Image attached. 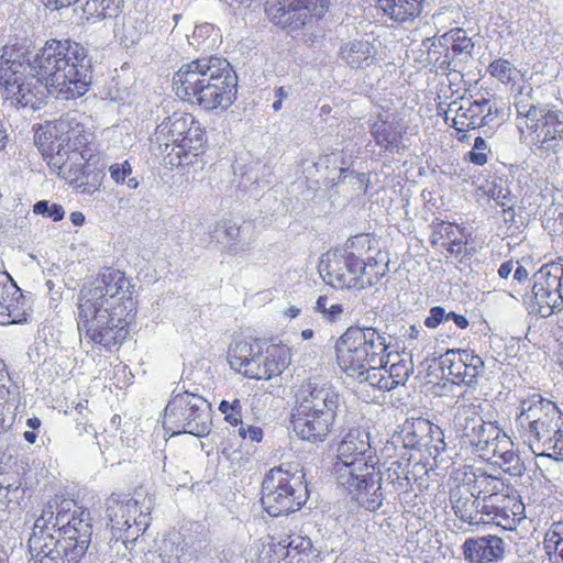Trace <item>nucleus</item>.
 I'll return each instance as SVG.
<instances>
[{
  "instance_id": "obj_63",
  "label": "nucleus",
  "mask_w": 563,
  "mask_h": 563,
  "mask_svg": "<svg viewBox=\"0 0 563 563\" xmlns=\"http://www.w3.org/2000/svg\"><path fill=\"white\" fill-rule=\"evenodd\" d=\"M514 271V262L506 261L498 268V275L503 279H507Z\"/></svg>"
},
{
  "instance_id": "obj_52",
  "label": "nucleus",
  "mask_w": 563,
  "mask_h": 563,
  "mask_svg": "<svg viewBox=\"0 0 563 563\" xmlns=\"http://www.w3.org/2000/svg\"><path fill=\"white\" fill-rule=\"evenodd\" d=\"M238 434L243 441L251 443H260L263 440L264 433L261 427L246 424L244 422L236 426Z\"/></svg>"
},
{
  "instance_id": "obj_32",
  "label": "nucleus",
  "mask_w": 563,
  "mask_h": 563,
  "mask_svg": "<svg viewBox=\"0 0 563 563\" xmlns=\"http://www.w3.org/2000/svg\"><path fill=\"white\" fill-rule=\"evenodd\" d=\"M376 7L396 23L413 21L422 9L424 0H374Z\"/></svg>"
},
{
  "instance_id": "obj_55",
  "label": "nucleus",
  "mask_w": 563,
  "mask_h": 563,
  "mask_svg": "<svg viewBox=\"0 0 563 563\" xmlns=\"http://www.w3.org/2000/svg\"><path fill=\"white\" fill-rule=\"evenodd\" d=\"M448 313L440 306L431 308L430 314L424 320V325L429 329L437 328L441 322L446 321Z\"/></svg>"
},
{
  "instance_id": "obj_6",
  "label": "nucleus",
  "mask_w": 563,
  "mask_h": 563,
  "mask_svg": "<svg viewBox=\"0 0 563 563\" xmlns=\"http://www.w3.org/2000/svg\"><path fill=\"white\" fill-rule=\"evenodd\" d=\"M173 85L181 100L224 111L236 99L238 76L227 59L210 56L183 65Z\"/></svg>"
},
{
  "instance_id": "obj_29",
  "label": "nucleus",
  "mask_w": 563,
  "mask_h": 563,
  "mask_svg": "<svg viewBox=\"0 0 563 563\" xmlns=\"http://www.w3.org/2000/svg\"><path fill=\"white\" fill-rule=\"evenodd\" d=\"M242 228L231 219H223L218 221L213 230L209 232L210 240L225 243L228 251L238 255L250 250V243H244L241 240Z\"/></svg>"
},
{
  "instance_id": "obj_54",
  "label": "nucleus",
  "mask_w": 563,
  "mask_h": 563,
  "mask_svg": "<svg viewBox=\"0 0 563 563\" xmlns=\"http://www.w3.org/2000/svg\"><path fill=\"white\" fill-rule=\"evenodd\" d=\"M109 173L115 184H123L132 174V167L128 161H124L122 164H112L109 167Z\"/></svg>"
},
{
  "instance_id": "obj_27",
  "label": "nucleus",
  "mask_w": 563,
  "mask_h": 563,
  "mask_svg": "<svg viewBox=\"0 0 563 563\" xmlns=\"http://www.w3.org/2000/svg\"><path fill=\"white\" fill-rule=\"evenodd\" d=\"M339 58L352 69H364L375 64L376 48L369 41H347L340 46Z\"/></svg>"
},
{
  "instance_id": "obj_60",
  "label": "nucleus",
  "mask_w": 563,
  "mask_h": 563,
  "mask_svg": "<svg viewBox=\"0 0 563 563\" xmlns=\"http://www.w3.org/2000/svg\"><path fill=\"white\" fill-rule=\"evenodd\" d=\"M452 320L459 329H466L468 320L465 316L455 313L453 311L448 313L446 321Z\"/></svg>"
},
{
  "instance_id": "obj_38",
  "label": "nucleus",
  "mask_w": 563,
  "mask_h": 563,
  "mask_svg": "<svg viewBox=\"0 0 563 563\" xmlns=\"http://www.w3.org/2000/svg\"><path fill=\"white\" fill-rule=\"evenodd\" d=\"M16 292L18 290L11 291L0 303V324L2 325L21 324L26 321L25 310L20 307L19 299L14 297Z\"/></svg>"
},
{
  "instance_id": "obj_8",
  "label": "nucleus",
  "mask_w": 563,
  "mask_h": 563,
  "mask_svg": "<svg viewBox=\"0 0 563 563\" xmlns=\"http://www.w3.org/2000/svg\"><path fill=\"white\" fill-rule=\"evenodd\" d=\"M47 132L49 142L44 155L49 168L67 175L87 162L85 148L90 143L92 134L80 122L77 112L62 115Z\"/></svg>"
},
{
  "instance_id": "obj_13",
  "label": "nucleus",
  "mask_w": 563,
  "mask_h": 563,
  "mask_svg": "<svg viewBox=\"0 0 563 563\" xmlns=\"http://www.w3.org/2000/svg\"><path fill=\"white\" fill-rule=\"evenodd\" d=\"M163 424L173 435L205 437L212 426L210 404L197 393L184 390L174 394L165 408Z\"/></svg>"
},
{
  "instance_id": "obj_20",
  "label": "nucleus",
  "mask_w": 563,
  "mask_h": 563,
  "mask_svg": "<svg viewBox=\"0 0 563 563\" xmlns=\"http://www.w3.org/2000/svg\"><path fill=\"white\" fill-rule=\"evenodd\" d=\"M439 46L444 54L435 58V66L443 71L462 73L465 64L471 59L474 43L463 29L456 27L441 35Z\"/></svg>"
},
{
  "instance_id": "obj_31",
  "label": "nucleus",
  "mask_w": 563,
  "mask_h": 563,
  "mask_svg": "<svg viewBox=\"0 0 563 563\" xmlns=\"http://www.w3.org/2000/svg\"><path fill=\"white\" fill-rule=\"evenodd\" d=\"M432 428L427 419H407L393 435V441L401 443L407 449H417L423 439L433 432Z\"/></svg>"
},
{
  "instance_id": "obj_4",
  "label": "nucleus",
  "mask_w": 563,
  "mask_h": 563,
  "mask_svg": "<svg viewBox=\"0 0 563 563\" xmlns=\"http://www.w3.org/2000/svg\"><path fill=\"white\" fill-rule=\"evenodd\" d=\"M332 472L335 481L353 500L368 511L383 506V475L377 468L375 450L369 443V433L350 430L336 450Z\"/></svg>"
},
{
  "instance_id": "obj_26",
  "label": "nucleus",
  "mask_w": 563,
  "mask_h": 563,
  "mask_svg": "<svg viewBox=\"0 0 563 563\" xmlns=\"http://www.w3.org/2000/svg\"><path fill=\"white\" fill-rule=\"evenodd\" d=\"M188 121L184 118V113H174L172 117L164 119L157 125L152 137V142L157 144L162 154L177 156L178 144Z\"/></svg>"
},
{
  "instance_id": "obj_40",
  "label": "nucleus",
  "mask_w": 563,
  "mask_h": 563,
  "mask_svg": "<svg viewBox=\"0 0 563 563\" xmlns=\"http://www.w3.org/2000/svg\"><path fill=\"white\" fill-rule=\"evenodd\" d=\"M20 402L19 387L8 379L0 382V411L13 415Z\"/></svg>"
},
{
  "instance_id": "obj_33",
  "label": "nucleus",
  "mask_w": 563,
  "mask_h": 563,
  "mask_svg": "<svg viewBox=\"0 0 563 563\" xmlns=\"http://www.w3.org/2000/svg\"><path fill=\"white\" fill-rule=\"evenodd\" d=\"M485 125V117L483 109L478 100L476 101H464L455 110V117L453 119V128L460 132L467 130H474Z\"/></svg>"
},
{
  "instance_id": "obj_64",
  "label": "nucleus",
  "mask_w": 563,
  "mask_h": 563,
  "mask_svg": "<svg viewBox=\"0 0 563 563\" xmlns=\"http://www.w3.org/2000/svg\"><path fill=\"white\" fill-rule=\"evenodd\" d=\"M552 552L554 553L553 563H563V542L553 545Z\"/></svg>"
},
{
  "instance_id": "obj_5",
  "label": "nucleus",
  "mask_w": 563,
  "mask_h": 563,
  "mask_svg": "<svg viewBox=\"0 0 563 563\" xmlns=\"http://www.w3.org/2000/svg\"><path fill=\"white\" fill-rule=\"evenodd\" d=\"M388 349L386 333L361 321L350 325L334 343L336 363L349 377L385 391L391 357Z\"/></svg>"
},
{
  "instance_id": "obj_41",
  "label": "nucleus",
  "mask_w": 563,
  "mask_h": 563,
  "mask_svg": "<svg viewBox=\"0 0 563 563\" xmlns=\"http://www.w3.org/2000/svg\"><path fill=\"white\" fill-rule=\"evenodd\" d=\"M409 463L400 460L391 461L386 470L385 479L396 489L404 487V482L408 481Z\"/></svg>"
},
{
  "instance_id": "obj_42",
  "label": "nucleus",
  "mask_w": 563,
  "mask_h": 563,
  "mask_svg": "<svg viewBox=\"0 0 563 563\" xmlns=\"http://www.w3.org/2000/svg\"><path fill=\"white\" fill-rule=\"evenodd\" d=\"M488 73L503 84L514 81L518 71L514 65L507 59H495L488 66Z\"/></svg>"
},
{
  "instance_id": "obj_50",
  "label": "nucleus",
  "mask_w": 563,
  "mask_h": 563,
  "mask_svg": "<svg viewBox=\"0 0 563 563\" xmlns=\"http://www.w3.org/2000/svg\"><path fill=\"white\" fill-rule=\"evenodd\" d=\"M529 93L523 95L522 91L518 96H516L515 107L519 115H525L527 118V123H531L532 112L533 110H545L549 104L545 106H534L528 102Z\"/></svg>"
},
{
  "instance_id": "obj_57",
  "label": "nucleus",
  "mask_w": 563,
  "mask_h": 563,
  "mask_svg": "<svg viewBox=\"0 0 563 563\" xmlns=\"http://www.w3.org/2000/svg\"><path fill=\"white\" fill-rule=\"evenodd\" d=\"M344 309H343V305L341 303H330V306L328 307V310L325 311V313L323 314V319L327 321V322H330V323H333V322H336L341 314L343 313Z\"/></svg>"
},
{
  "instance_id": "obj_34",
  "label": "nucleus",
  "mask_w": 563,
  "mask_h": 563,
  "mask_svg": "<svg viewBox=\"0 0 563 563\" xmlns=\"http://www.w3.org/2000/svg\"><path fill=\"white\" fill-rule=\"evenodd\" d=\"M463 484L474 493L475 498L482 500V504L484 503V499H486V496L506 492L505 489L498 488V486H504L498 478L487 475L486 473L476 475L474 472H465L463 475Z\"/></svg>"
},
{
  "instance_id": "obj_11",
  "label": "nucleus",
  "mask_w": 563,
  "mask_h": 563,
  "mask_svg": "<svg viewBox=\"0 0 563 563\" xmlns=\"http://www.w3.org/2000/svg\"><path fill=\"white\" fill-rule=\"evenodd\" d=\"M364 236H354L343 247L329 251L320 258L318 271L323 282L336 289H363L372 282L367 277L366 264L353 252Z\"/></svg>"
},
{
  "instance_id": "obj_46",
  "label": "nucleus",
  "mask_w": 563,
  "mask_h": 563,
  "mask_svg": "<svg viewBox=\"0 0 563 563\" xmlns=\"http://www.w3.org/2000/svg\"><path fill=\"white\" fill-rule=\"evenodd\" d=\"M33 212L53 221H59L65 216V210L62 205L49 202L48 200H40L33 206Z\"/></svg>"
},
{
  "instance_id": "obj_47",
  "label": "nucleus",
  "mask_w": 563,
  "mask_h": 563,
  "mask_svg": "<svg viewBox=\"0 0 563 563\" xmlns=\"http://www.w3.org/2000/svg\"><path fill=\"white\" fill-rule=\"evenodd\" d=\"M511 448L512 442L510 438L503 430H499L498 438L490 442L489 450L482 457L495 461Z\"/></svg>"
},
{
  "instance_id": "obj_35",
  "label": "nucleus",
  "mask_w": 563,
  "mask_h": 563,
  "mask_svg": "<svg viewBox=\"0 0 563 563\" xmlns=\"http://www.w3.org/2000/svg\"><path fill=\"white\" fill-rule=\"evenodd\" d=\"M56 173L59 177L68 180L77 191L87 195L95 194L102 181V176L99 172H86V162H84L81 166L71 169L67 175L58 172Z\"/></svg>"
},
{
  "instance_id": "obj_1",
  "label": "nucleus",
  "mask_w": 563,
  "mask_h": 563,
  "mask_svg": "<svg viewBox=\"0 0 563 563\" xmlns=\"http://www.w3.org/2000/svg\"><path fill=\"white\" fill-rule=\"evenodd\" d=\"M91 84L86 48L70 40H49L32 58L4 46L0 55V90L15 108L37 110L48 95L58 100L82 97Z\"/></svg>"
},
{
  "instance_id": "obj_51",
  "label": "nucleus",
  "mask_w": 563,
  "mask_h": 563,
  "mask_svg": "<svg viewBox=\"0 0 563 563\" xmlns=\"http://www.w3.org/2000/svg\"><path fill=\"white\" fill-rule=\"evenodd\" d=\"M563 542V522H553L544 536L543 545L549 555L552 554L553 545Z\"/></svg>"
},
{
  "instance_id": "obj_45",
  "label": "nucleus",
  "mask_w": 563,
  "mask_h": 563,
  "mask_svg": "<svg viewBox=\"0 0 563 563\" xmlns=\"http://www.w3.org/2000/svg\"><path fill=\"white\" fill-rule=\"evenodd\" d=\"M219 411L224 416V420L233 427L243 422L242 404L239 398H234L232 400L223 399L219 404Z\"/></svg>"
},
{
  "instance_id": "obj_58",
  "label": "nucleus",
  "mask_w": 563,
  "mask_h": 563,
  "mask_svg": "<svg viewBox=\"0 0 563 563\" xmlns=\"http://www.w3.org/2000/svg\"><path fill=\"white\" fill-rule=\"evenodd\" d=\"M10 276L5 272H0V303L9 296L13 289L12 285H9Z\"/></svg>"
},
{
  "instance_id": "obj_22",
  "label": "nucleus",
  "mask_w": 563,
  "mask_h": 563,
  "mask_svg": "<svg viewBox=\"0 0 563 563\" xmlns=\"http://www.w3.org/2000/svg\"><path fill=\"white\" fill-rule=\"evenodd\" d=\"M463 555L470 563H493L505 555V541L496 536L468 538L462 545Z\"/></svg>"
},
{
  "instance_id": "obj_25",
  "label": "nucleus",
  "mask_w": 563,
  "mask_h": 563,
  "mask_svg": "<svg viewBox=\"0 0 563 563\" xmlns=\"http://www.w3.org/2000/svg\"><path fill=\"white\" fill-rule=\"evenodd\" d=\"M184 118L188 121L183 135L179 137L177 158L179 165H190L194 163L192 157L198 156L202 151L207 135L202 125L189 113H184Z\"/></svg>"
},
{
  "instance_id": "obj_30",
  "label": "nucleus",
  "mask_w": 563,
  "mask_h": 563,
  "mask_svg": "<svg viewBox=\"0 0 563 563\" xmlns=\"http://www.w3.org/2000/svg\"><path fill=\"white\" fill-rule=\"evenodd\" d=\"M26 489L16 473L0 474V510L14 511L25 501Z\"/></svg>"
},
{
  "instance_id": "obj_19",
  "label": "nucleus",
  "mask_w": 563,
  "mask_h": 563,
  "mask_svg": "<svg viewBox=\"0 0 563 563\" xmlns=\"http://www.w3.org/2000/svg\"><path fill=\"white\" fill-rule=\"evenodd\" d=\"M554 273H558L556 266L543 265L533 276V309L542 318L563 308V291Z\"/></svg>"
},
{
  "instance_id": "obj_10",
  "label": "nucleus",
  "mask_w": 563,
  "mask_h": 563,
  "mask_svg": "<svg viewBox=\"0 0 563 563\" xmlns=\"http://www.w3.org/2000/svg\"><path fill=\"white\" fill-rule=\"evenodd\" d=\"M516 422L521 437L536 455L548 452L563 428V417L559 408L540 395L521 401Z\"/></svg>"
},
{
  "instance_id": "obj_3",
  "label": "nucleus",
  "mask_w": 563,
  "mask_h": 563,
  "mask_svg": "<svg viewBox=\"0 0 563 563\" xmlns=\"http://www.w3.org/2000/svg\"><path fill=\"white\" fill-rule=\"evenodd\" d=\"M91 537L90 511L63 498L44 507L34 522L29 549L34 563H78Z\"/></svg>"
},
{
  "instance_id": "obj_44",
  "label": "nucleus",
  "mask_w": 563,
  "mask_h": 563,
  "mask_svg": "<svg viewBox=\"0 0 563 563\" xmlns=\"http://www.w3.org/2000/svg\"><path fill=\"white\" fill-rule=\"evenodd\" d=\"M185 543L180 537L175 536L163 541L162 554L163 559L167 558V563H179L185 554Z\"/></svg>"
},
{
  "instance_id": "obj_37",
  "label": "nucleus",
  "mask_w": 563,
  "mask_h": 563,
  "mask_svg": "<svg viewBox=\"0 0 563 563\" xmlns=\"http://www.w3.org/2000/svg\"><path fill=\"white\" fill-rule=\"evenodd\" d=\"M398 358L394 361L389 367H387V379H385V389L390 391L399 385H405L409 376L413 372V363L411 358H404L399 355L395 356Z\"/></svg>"
},
{
  "instance_id": "obj_62",
  "label": "nucleus",
  "mask_w": 563,
  "mask_h": 563,
  "mask_svg": "<svg viewBox=\"0 0 563 563\" xmlns=\"http://www.w3.org/2000/svg\"><path fill=\"white\" fill-rule=\"evenodd\" d=\"M329 306H330L329 298L327 296H319L314 302L313 310L317 313H320L321 317H323V314L328 310Z\"/></svg>"
},
{
  "instance_id": "obj_9",
  "label": "nucleus",
  "mask_w": 563,
  "mask_h": 563,
  "mask_svg": "<svg viewBox=\"0 0 563 563\" xmlns=\"http://www.w3.org/2000/svg\"><path fill=\"white\" fill-rule=\"evenodd\" d=\"M307 498L305 474L298 464H282L265 474L261 503L271 517L287 516L299 510Z\"/></svg>"
},
{
  "instance_id": "obj_12",
  "label": "nucleus",
  "mask_w": 563,
  "mask_h": 563,
  "mask_svg": "<svg viewBox=\"0 0 563 563\" xmlns=\"http://www.w3.org/2000/svg\"><path fill=\"white\" fill-rule=\"evenodd\" d=\"M154 500L140 492L134 497L112 494L106 501V512L113 538L124 544L134 541L150 526Z\"/></svg>"
},
{
  "instance_id": "obj_17",
  "label": "nucleus",
  "mask_w": 563,
  "mask_h": 563,
  "mask_svg": "<svg viewBox=\"0 0 563 563\" xmlns=\"http://www.w3.org/2000/svg\"><path fill=\"white\" fill-rule=\"evenodd\" d=\"M455 426L462 443L471 446L481 457L489 450L490 442L498 438L500 430L495 423L484 421L472 408L459 410Z\"/></svg>"
},
{
  "instance_id": "obj_59",
  "label": "nucleus",
  "mask_w": 563,
  "mask_h": 563,
  "mask_svg": "<svg viewBox=\"0 0 563 563\" xmlns=\"http://www.w3.org/2000/svg\"><path fill=\"white\" fill-rule=\"evenodd\" d=\"M455 230H459V228L454 227L452 223L442 222L439 225V233L441 234L442 238L448 239V241H451L454 238H456L454 232Z\"/></svg>"
},
{
  "instance_id": "obj_7",
  "label": "nucleus",
  "mask_w": 563,
  "mask_h": 563,
  "mask_svg": "<svg viewBox=\"0 0 563 563\" xmlns=\"http://www.w3.org/2000/svg\"><path fill=\"white\" fill-rule=\"evenodd\" d=\"M341 402L342 396L331 384L317 377L302 382L295 393L292 431L302 441L323 442L333 429Z\"/></svg>"
},
{
  "instance_id": "obj_39",
  "label": "nucleus",
  "mask_w": 563,
  "mask_h": 563,
  "mask_svg": "<svg viewBox=\"0 0 563 563\" xmlns=\"http://www.w3.org/2000/svg\"><path fill=\"white\" fill-rule=\"evenodd\" d=\"M218 31L210 23L197 25L189 37L191 46L202 49H211L218 41Z\"/></svg>"
},
{
  "instance_id": "obj_48",
  "label": "nucleus",
  "mask_w": 563,
  "mask_h": 563,
  "mask_svg": "<svg viewBox=\"0 0 563 563\" xmlns=\"http://www.w3.org/2000/svg\"><path fill=\"white\" fill-rule=\"evenodd\" d=\"M489 197L496 201L497 205L511 209L515 202V197L511 191L498 184H493L488 190Z\"/></svg>"
},
{
  "instance_id": "obj_49",
  "label": "nucleus",
  "mask_w": 563,
  "mask_h": 563,
  "mask_svg": "<svg viewBox=\"0 0 563 563\" xmlns=\"http://www.w3.org/2000/svg\"><path fill=\"white\" fill-rule=\"evenodd\" d=\"M487 142L482 136H477L472 151L467 153L468 161L477 166H484L487 163Z\"/></svg>"
},
{
  "instance_id": "obj_23",
  "label": "nucleus",
  "mask_w": 563,
  "mask_h": 563,
  "mask_svg": "<svg viewBox=\"0 0 563 563\" xmlns=\"http://www.w3.org/2000/svg\"><path fill=\"white\" fill-rule=\"evenodd\" d=\"M369 132L376 145L389 153H399L405 145L402 137L406 128L396 118L383 117L382 114L371 123Z\"/></svg>"
},
{
  "instance_id": "obj_28",
  "label": "nucleus",
  "mask_w": 563,
  "mask_h": 563,
  "mask_svg": "<svg viewBox=\"0 0 563 563\" xmlns=\"http://www.w3.org/2000/svg\"><path fill=\"white\" fill-rule=\"evenodd\" d=\"M275 549L279 550V555H285L291 563H313L320 555V552L313 548L312 541L308 537L292 534L279 542H271Z\"/></svg>"
},
{
  "instance_id": "obj_43",
  "label": "nucleus",
  "mask_w": 563,
  "mask_h": 563,
  "mask_svg": "<svg viewBox=\"0 0 563 563\" xmlns=\"http://www.w3.org/2000/svg\"><path fill=\"white\" fill-rule=\"evenodd\" d=\"M495 464H498L499 467L510 475L518 476L525 470V465L516 452H514L512 448L508 451H505L501 456L494 461Z\"/></svg>"
},
{
  "instance_id": "obj_36",
  "label": "nucleus",
  "mask_w": 563,
  "mask_h": 563,
  "mask_svg": "<svg viewBox=\"0 0 563 563\" xmlns=\"http://www.w3.org/2000/svg\"><path fill=\"white\" fill-rule=\"evenodd\" d=\"M82 12L86 19L102 20L118 16L123 5V0H82Z\"/></svg>"
},
{
  "instance_id": "obj_21",
  "label": "nucleus",
  "mask_w": 563,
  "mask_h": 563,
  "mask_svg": "<svg viewBox=\"0 0 563 563\" xmlns=\"http://www.w3.org/2000/svg\"><path fill=\"white\" fill-rule=\"evenodd\" d=\"M441 367L448 371L453 384L475 386L485 372L483 358L471 350H449L442 356Z\"/></svg>"
},
{
  "instance_id": "obj_56",
  "label": "nucleus",
  "mask_w": 563,
  "mask_h": 563,
  "mask_svg": "<svg viewBox=\"0 0 563 563\" xmlns=\"http://www.w3.org/2000/svg\"><path fill=\"white\" fill-rule=\"evenodd\" d=\"M481 104V109H483V114L485 117V125H490L494 123L495 119L499 115V110L496 106V102H492L488 99L478 100Z\"/></svg>"
},
{
  "instance_id": "obj_14",
  "label": "nucleus",
  "mask_w": 563,
  "mask_h": 563,
  "mask_svg": "<svg viewBox=\"0 0 563 563\" xmlns=\"http://www.w3.org/2000/svg\"><path fill=\"white\" fill-rule=\"evenodd\" d=\"M229 363L249 378L267 380L284 372L289 355L282 346L271 345L263 353L257 342L236 341L229 349Z\"/></svg>"
},
{
  "instance_id": "obj_24",
  "label": "nucleus",
  "mask_w": 563,
  "mask_h": 563,
  "mask_svg": "<svg viewBox=\"0 0 563 563\" xmlns=\"http://www.w3.org/2000/svg\"><path fill=\"white\" fill-rule=\"evenodd\" d=\"M450 503L455 516L463 522L470 526L484 523L482 500L475 498L474 493L465 484L451 488Z\"/></svg>"
},
{
  "instance_id": "obj_18",
  "label": "nucleus",
  "mask_w": 563,
  "mask_h": 563,
  "mask_svg": "<svg viewBox=\"0 0 563 563\" xmlns=\"http://www.w3.org/2000/svg\"><path fill=\"white\" fill-rule=\"evenodd\" d=\"M485 515L484 523H495L496 526L514 531L518 525L526 518L525 505L516 493H497L486 496L482 505Z\"/></svg>"
},
{
  "instance_id": "obj_15",
  "label": "nucleus",
  "mask_w": 563,
  "mask_h": 563,
  "mask_svg": "<svg viewBox=\"0 0 563 563\" xmlns=\"http://www.w3.org/2000/svg\"><path fill=\"white\" fill-rule=\"evenodd\" d=\"M329 4L330 0H267L265 12L274 24L296 31L309 16L322 18Z\"/></svg>"
},
{
  "instance_id": "obj_16",
  "label": "nucleus",
  "mask_w": 563,
  "mask_h": 563,
  "mask_svg": "<svg viewBox=\"0 0 563 563\" xmlns=\"http://www.w3.org/2000/svg\"><path fill=\"white\" fill-rule=\"evenodd\" d=\"M531 123L527 128L531 133L532 143L548 153L563 150V111L555 107L545 110H533Z\"/></svg>"
},
{
  "instance_id": "obj_2",
  "label": "nucleus",
  "mask_w": 563,
  "mask_h": 563,
  "mask_svg": "<svg viewBox=\"0 0 563 563\" xmlns=\"http://www.w3.org/2000/svg\"><path fill=\"white\" fill-rule=\"evenodd\" d=\"M133 285L119 269L106 268L89 286H84L77 300V325L93 344L107 350L121 343L135 317Z\"/></svg>"
},
{
  "instance_id": "obj_53",
  "label": "nucleus",
  "mask_w": 563,
  "mask_h": 563,
  "mask_svg": "<svg viewBox=\"0 0 563 563\" xmlns=\"http://www.w3.org/2000/svg\"><path fill=\"white\" fill-rule=\"evenodd\" d=\"M285 555H279V550L275 549L272 543L263 545L257 563H291Z\"/></svg>"
},
{
  "instance_id": "obj_61",
  "label": "nucleus",
  "mask_w": 563,
  "mask_h": 563,
  "mask_svg": "<svg viewBox=\"0 0 563 563\" xmlns=\"http://www.w3.org/2000/svg\"><path fill=\"white\" fill-rule=\"evenodd\" d=\"M465 242L462 239L454 238L448 243V252L453 255H459L462 253Z\"/></svg>"
}]
</instances>
